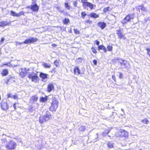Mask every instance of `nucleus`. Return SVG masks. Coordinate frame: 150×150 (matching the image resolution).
<instances>
[{
  "mask_svg": "<svg viewBox=\"0 0 150 150\" xmlns=\"http://www.w3.org/2000/svg\"><path fill=\"white\" fill-rule=\"evenodd\" d=\"M38 72L36 71H33L28 75V77L32 82L35 83H38L40 80L38 76Z\"/></svg>",
  "mask_w": 150,
  "mask_h": 150,
  "instance_id": "obj_1",
  "label": "nucleus"
},
{
  "mask_svg": "<svg viewBox=\"0 0 150 150\" xmlns=\"http://www.w3.org/2000/svg\"><path fill=\"white\" fill-rule=\"evenodd\" d=\"M59 103L57 98L55 97H53L52 99L51 106L49 107L50 110L52 112L55 111L58 107Z\"/></svg>",
  "mask_w": 150,
  "mask_h": 150,
  "instance_id": "obj_2",
  "label": "nucleus"
},
{
  "mask_svg": "<svg viewBox=\"0 0 150 150\" xmlns=\"http://www.w3.org/2000/svg\"><path fill=\"white\" fill-rule=\"evenodd\" d=\"M133 18L134 16L133 14H127L122 20L121 23L122 24L124 25L128 22L130 21L131 20L133 19Z\"/></svg>",
  "mask_w": 150,
  "mask_h": 150,
  "instance_id": "obj_3",
  "label": "nucleus"
},
{
  "mask_svg": "<svg viewBox=\"0 0 150 150\" xmlns=\"http://www.w3.org/2000/svg\"><path fill=\"white\" fill-rule=\"evenodd\" d=\"M88 0H81V2L82 4V6L85 7H89L90 10H92L94 8V5L91 3L87 1Z\"/></svg>",
  "mask_w": 150,
  "mask_h": 150,
  "instance_id": "obj_4",
  "label": "nucleus"
},
{
  "mask_svg": "<svg viewBox=\"0 0 150 150\" xmlns=\"http://www.w3.org/2000/svg\"><path fill=\"white\" fill-rule=\"evenodd\" d=\"M32 4H34L31 5L30 6H27V8H30L34 12H37L39 10V7L36 3L35 0H33Z\"/></svg>",
  "mask_w": 150,
  "mask_h": 150,
  "instance_id": "obj_5",
  "label": "nucleus"
},
{
  "mask_svg": "<svg viewBox=\"0 0 150 150\" xmlns=\"http://www.w3.org/2000/svg\"><path fill=\"white\" fill-rule=\"evenodd\" d=\"M116 34L118 36V38L119 39L125 40L126 39V38L125 36V34L123 33L121 30H117Z\"/></svg>",
  "mask_w": 150,
  "mask_h": 150,
  "instance_id": "obj_6",
  "label": "nucleus"
},
{
  "mask_svg": "<svg viewBox=\"0 0 150 150\" xmlns=\"http://www.w3.org/2000/svg\"><path fill=\"white\" fill-rule=\"evenodd\" d=\"M29 70L30 69L28 68H21L19 72V75L22 77H23L26 76Z\"/></svg>",
  "mask_w": 150,
  "mask_h": 150,
  "instance_id": "obj_7",
  "label": "nucleus"
},
{
  "mask_svg": "<svg viewBox=\"0 0 150 150\" xmlns=\"http://www.w3.org/2000/svg\"><path fill=\"white\" fill-rule=\"evenodd\" d=\"M38 39L36 38H34L31 37L25 40L23 42V43L24 44H31L33 43L36 42Z\"/></svg>",
  "mask_w": 150,
  "mask_h": 150,
  "instance_id": "obj_8",
  "label": "nucleus"
},
{
  "mask_svg": "<svg viewBox=\"0 0 150 150\" xmlns=\"http://www.w3.org/2000/svg\"><path fill=\"white\" fill-rule=\"evenodd\" d=\"M51 115L46 114L41 116L39 117L40 122H44L49 120L51 117Z\"/></svg>",
  "mask_w": 150,
  "mask_h": 150,
  "instance_id": "obj_9",
  "label": "nucleus"
},
{
  "mask_svg": "<svg viewBox=\"0 0 150 150\" xmlns=\"http://www.w3.org/2000/svg\"><path fill=\"white\" fill-rule=\"evenodd\" d=\"M2 110H6L9 108V106L7 102L2 100L0 104Z\"/></svg>",
  "mask_w": 150,
  "mask_h": 150,
  "instance_id": "obj_10",
  "label": "nucleus"
},
{
  "mask_svg": "<svg viewBox=\"0 0 150 150\" xmlns=\"http://www.w3.org/2000/svg\"><path fill=\"white\" fill-rule=\"evenodd\" d=\"M16 145V143L12 141H10L6 144V147L8 149H12L15 148Z\"/></svg>",
  "mask_w": 150,
  "mask_h": 150,
  "instance_id": "obj_11",
  "label": "nucleus"
},
{
  "mask_svg": "<svg viewBox=\"0 0 150 150\" xmlns=\"http://www.w3.org/2000/svg\"><path fill=\"white\" fill-rule=\"evenodd\" d=\"M11 15L14 17H19L21 16H24L25 13L23 11H21L18 13H16L15 12L13 11H10Z\"/></svg>",
  "mask_w": 150,
  "mask_h": 150,
  "instance_id": "obj_12",
  "label": "nucleus"
},
{
  "mask_svg": "<svg viewBox=\"0 0 150 150\" xmlns=\"http://www.w3.org/2000/svg\"><path fill=\"white\" fill-rule=\"evenodd\" d=\"M73 71L74 74L77 76L81 74V70L77 66H76L74 67Z\"/></svg>",
  "mask_w": 150,
  "mask_h": 150,
  "instance_id": "obj_13",
  "label": "nucleus"
},
{
  "mask_svg": "<svg viewBox=\"0 0 150 150\" xmlns=\"http://www.w3.org/2000/svg\"><path fill=\"white\" fill-rule=\"evenodd\" d=\"M119 135L121 136L126 137L128 135V133L127 132L122 129H120L119 131Z\"/></svg>",
  "mask_w": 150,
  "mask_h": 150,
  "instance_id": "obj_14",
  "label": "nucleus"
},
{
  "mask_svg": "<svg viewBox=\"0 0 150 150\" xmlns=\"http://www.w3.org/2000/svg\"><path fill=\"white\" fill-rule=\"evenodd\" d=\"M54 89V87L53 83H50L47 86V91L48 92H50L52 91Z\"/></svg>",
  "mask_w": 150,
  "mask_h": 150,
  "instance_id": "obj_15",
  "label": "nucleus"
},
{
  "mask_svg": "<svg viewBox=\"0 0 150 150\" xmlns=\"http://www.w3.org/2000/svg\"><path fill=\"white\" fill-rule=\"evenodd\" d=\"M11 24L10 22H6L5 21H0V27H3L9 25Z\"/></svg>",
  "mask_w": 150,
  "mask_h": 150,
  "instance_id": "obj_16",
  "label": "nucleus"
},
{
  "mask_svg": "<svg viewBox=\"0 0 150 150\" xmlns=\"http://www.w3.org/2000/svg\"><path fill=\"white\" fill-rule=\"evenodd\" d=\"M124 60L120 59L119 58H116L115 59H113L112 60V62L114 63L118 62L121 66H122L124 63Z\"/></svg>",
  "mask_w": 150,
  "mask_h": 150,
  "instance_id": "obj_17",
  "label": "nucleus"
},
{
  "mask_svg": "<svg viewBox=\"0 0 150 150\" xmlns=\"http://www.w3.org/2000/svg\"><path fill=\"white\" fill-rule=\"evenodd\" d=\"M38 99V97L37 95H35L32 96L30 99V101L31 102H37Z\"/></svg>",
  "mask_w": 150,
  "mask_h": 150,
  "instance_id": "obj_18",
  "label": "nucleus"
},
{
  "mask_svg": "<svg viewBox=\"0 0 150 150\" xmlns=\"http://www.w3.org/2000/svg\"><path fill=\"white\" fill-rule=\"evenodd\" d=\"M103 50L104 52L106 53L107 52V49L106 47L103 45H99L98 46V50Z\"/></svg>",
  "mask_w": 150,
  "mask_h": 150,
  "instance_id": "obj_19",
  "label": "nucleus"
},
{
  "mask_svg": "<svg viewBox=\"0 0 150 150\" xmlns=\"http://www.w3.org/2000/svg\"><path fill=\"white\" fill-rule=\"evenodd\" d=\"M98 25L101 29H104L106 26V23L104 22H100L98 23Z\"/></svg>",
  "mask_w": 150,
  "mask_h": 150,
  "instance_id": "obj_20",
  "label": "nucleus"
},
{
  "mask_svg": "<svg viewBox=\"0 0 150 150\" xmlns=\"http://www.w3.org/2000/svg\"><path fill=\"white\" fill-rule=\"evenodd\" d=\"M64 25H68L70 23L69 19L67 18H65L62 21Z\"/></svg>",
  "mask_w": 150,
  "mask_h": 150,
  "instance_id": "obj_21",
  "label": "nucleus"
},
{
  "mask_svg": "<svg viewBox=\"0 0 150 150\" xmlns=\"http://www.w3.org/2000/svg\"><path fill=\"white\" fill-rule=\"evenodd\" d=\"M47 74L43 73L42 72H40L39 74V76L42 79H45L47 78Z\"/></svg>",
  "mask_w": 150,
  "mask_h": 150,
  "instance_id": "obj_22",
  "label": "nucleus"
},
{
  "mask_svg": "<svg viewBox=\"0 0 150 150\" xmlns=\"http://www.w3.org/2000/svg\"><path fill=\"white\" fill-rule=\"evenodd\" d=\"M90 16L91 18H98L99 16L94 12H91L90 14Z\"/></svg>",
  "mask_w": 150,
  "mask_h": 150,
  "instance_id": "obj_23",
  "label": "nucleus"
},
{
  "mask_svg": "<svg viewBox=\"0 0 150 150\" xmlns=\"http://www.w3.org/2000/svg\"><path fill=\"white\" fill-rule=\"evenodd\" d=\"M8 74V71L7 69H3L1 72V74L3 76H5L7 75Z\"/></svg>",
  "mask_w": 150,
  "mask_h": 150,
  "instance_id": "obj_24",
  "label": "nucleus"
},
{
  "mask_svg": "<svg viewBox=\"0 0 150 150\" xmlns=\"http://www.w3.org/2000/svg\"><path fill=\"white\" fill-rule=\"evenodd\" d=\"M47 96H45V97H42L40 98V101L42 103H45L47 101Z\"/></svg>",
  "mask_w": 150,
  "mask_h": 150,
  "instance_id": "obj_25",
  "label": "nucleus"
},
{
  "mask_svg": "<svg viewBox=\"0 0 150 150\" xmlns=\"http://www.w3.org/2000/svg\"><path fill=\"white\" fill-rule=\"evenodd\" d=\"M93 23V21L88 19L85 21L84 24L86 25L90 26Z\"/></svg>",
  "mask_w": 150,
  "mask_h": 150,
  "instance_id": "obj_26",
  "label": "nucleus"
},
{
  "mask_svg": "<svg viewBox=\"0 0 150 150\" xmlns=\"http://www.w3.org/2000/svg\"><path fill=\"white\" fill-rule=\"evenodd\" d=\"M123 66L126 68H128L129 67L130 65L128 61L124 60Z\"/></svg>",
  "mask_w": 150,
  "mask_h": 150,
  "instance_id": "obj_27",
  "label": "nucleus"
},
{
  "mask_svg": "<svg viewBox=\"0 0 150 150\" xmlns=\"http://www.w3.org/2000/svg\"><path fill=\"white\" fill-rule=\"evenodd\" d=\"M14 82V81L13 80V77H10L7 79L6 83L7 84H8L9 82L12 83Z\"/></svg>",
  "mask_w": 150,
  "mask_h": 150,
  "instance_id": "obj_28",
  "label": "nucleus"
},
{
  "mask_svg": "<svg viewBox=\"0 0 150 150\" xmlns=\"http://www.w3.org/2000/svg\"><path fill=\"white\" fill-rule=\"evenodd\" d=\"M91 50L93 53L96 54L97 53V51L96 48L94 46L91 47Z\"/></svg>",
  "mask_w": 150,
  "mask_h": 150,
  "instance_id": "obj_29",
  "label": "nucleus"
},
{
  "mask_svg": "<svg viewBox=\"0 0 150 150\" xmlns=\"http://www.w3.org/2000/svg\"><path fill=\"white\" fill-rule=\"evenodd\" d=\"M43 67L45 68H50L51 67V65L46 63H44L42 64Z\"/></svg>",
  "mask_w": 150,
  "mask_h": 150,
  "instance_id": "obj_30",
  "label": "nucleus"
},
{
  "mask_svg": "<svg viewBox=\"0 0 150 150\" xmlns=\"http://www.w3.org/2000/svg\"><path fill=\"white\" fill-rule=\"evenodd\" d=\"M107 51H108L110 52H112V51L113 47L112 45H107Z\"/></svg>",
  "mask_w": 150,
  "mask_h": 150,
  "instance_id": "obj_31",
  "label": "nucleus"
},
{
  "mask_svg": "<svg viewBox=\"0 0 150 150\" xmlns=\"http://www.w3.org/2000/svg\"><path fill=\"white\" fill-rule=\"evenodd\" d=\"M110 8V7L109 6H108L107 7H106L104 8L103 9V12L104 13H106L108 12V11H110L109 8Z\"/></svg>",
  "mask_w": 150,
  "mask_h": 150,
  "instance_id": "obj_32",
  "label": "nucleus"
},
{
  "mask_svg": "<svg viewBox=\"0 0 150 150\" xmlns=\"http://www.w3.org/2000/svg\"><path fill=\"white\" fill-rule=\"evenodd\" d=\"M64 5L65 7L68 10H70V6L69 5L68 2L64 3Z\"/></svg>",
  "mask_w": 150,
  "mask_h": 150,
  "instance_id": "obj_33",
  "label": "nucleus"
},
{
  "mask_svg": "<svg viewBox=\"0 0 150 150\" xmlns=\"http://www.w3.org/2000/svg\"><path fill=\"white\" fill-rule=\"evenodd\" d=\"M139 9H140L143 11H146V8L143 5H139L138 6Z\"/></svg>",
  "mask_w": 150,
  "mask_h": 150,
  "instance_id": "obj_34",
  "label": "nucleus"
},
{
  "mask_svg": "<svg viewBox=\"0 0 150 150\" xmlns=\"http://www.w3.org/2000/svg\"><path fill=\"white\" fill-rule=\"evenodd\" d=\"M87 14L85 11H83L81 13V17L83 19H84Z\"/></svg>",
  "mask_w": 150,
  "mask_h": 150,
  "instance_id": "obj_35",
  "label": "nucleus"
},
{
  "mask_svg": "<svg viewBox=\"0 0 150 150\" xmlns=\"http://www.w3.org/2000/svg\"><path fill=\"white\" fill-rule=\"evenodd\" d=\"M54 63L56 67H58L59 65V60L57 59L55 60L54 61Z\"/></svg>",
  "mask_w": 150,
  "mask_h": 150,
  "instance_id": "obj_36",
  "label": "nucleus"
},
{
  "mask_svg": "<svg viewBox=\"0 0 150 150\" xmlns=\"http://www.w3.org/2000/svg\"><path fill=\"white\" fill-rule=\"evenodd\" d=\"M107 145L109 148H111L113 147V144L112 143L109 142L107 144Z\"/></svg>",
  "mask_w": 150,
  "mask_h": 150,
  "instance_id": "obj_37",
  "label": "nucleus"
},
{
  "mask_svg": "<svg viewBox=\"0 0 150 150\" xmlns=\"http://www.w3.org/2000/svg\"><path fill=\"white\" fill-rule=\"evenodd\" d=\"M146 50L147 51V54L150 57V48H146Z\"/></svg>",
  "mask_w": 150,
  "mask_h": 150,
  "instance_id": "obj_38",
  "label": "nucleus"
},
{
  "mask_svg": "<svg viewBox=\"0 0 150 150\" xmlns=\"http://www.w3.org/2000/svg\"><path fill=\"white\" fill-rule=\"evenodd\" d=\"M13 98L14 99L17 100L18 99V95L16 93L14 95L12 96Z\"/></svg>",
  "mask_w": 150,
  "mask_h": 150,
  "instance_id": "obj_39",
  "label": "nucleus"
},
{
  "mask_svg": "<svg viewBox=\"0 0 150 150\" xmlns=\"http://www.w3.org/2000/svg\"><path fill=\"white\" fill-rule=\"evenodd\" d=\"M74 33L76 34H79L80 33L79 31L76 29H74Z\"/></svg>",
  "mask_w": 150,
  "mask_h": 150,
  "instance_id": "obj_40",
  "label": "nucleus"
},
{
  "mask_svg": "<svg viewBox=\"0 0 150 150\" xmlns=\"http://www.w3.org/2000/svg\"><path fill=\"white\" fill-rule=\"evenodd\" d=\"M85 129V127L84 126H81L79 128V130L80 131H84Z\"/></svg>",
  "mask_w": 150,
  "mask_h": 150,
  "instance_id": "obj_41",
  "label": "nucleus"
},
{
  "mask_svg": "<svg viewBox=\"0 0 150 150\" xmlns=\"http://www.w3.org/2000/svg\"><path fill=\"white\" fill-rule=\"evenodd\" d=\"M112 78L115 82H116V79L115 76L114 75H113L112 76Z\"/></svg>",
  "mask_w": 150,
  "mask_h": 150,
  "instance_id": "obj_42",
  "label": "nucleus"
},
{
  "mask_svg": "<svg viewBox=\"0 0 150 150\" xmlns=\"http://www.w3.org/2000/svg\"><path fill=\"white\" fill-rule=\"evenodd\" d=\"M10 63H7L4 64H3L1 66V67H3L4 66H9V65L10 64Z\"/></svg>",
  "mask_w": 150,
  "mask_h": 150,
  "instance_id": "obj_43",
  "label": "nucleus"
},
{
  "mask_svg": "<svg viewBox=\"0 0 150 150\" xmlns=\"http://www.w3.org/2000/svg\"><path fill=\"white\" fill-rule=\"evenodd\" d=\"M4 40V37H2L1 38V40L0 41V45L2 44Z\"/></svg>",
  "mask_w": 150,
  "mask_h": 150,
  "instance_id": "obj_44",
  "label": "nucleus"
},
{
  "mask_svg": "<svg viewBox=\"0 0 150 150\" xmlns=\"http://www.w3.org/2000/svg\"><path fill=\"white\" fill-rule=\"evenodd\" d=\"M94 42L98 46L99 45V44H100V42L99 41L96 40L94 41Z\"/></svg>",
  "mask_w": 150,
  "mask_h": 150,
  "instance_id": "obj_45",
  "label": "nucleus"
},
{
  "mask_svg": "<svg viewBox=\"0 0 150 150\" xmlns=\"http://www.w3.org/2000/svg\"><path fill=\"white\" fill-rule=\"evenodd\" d=\"M7 98H12V96L11 94L9 93L7 94Z\"/></svg>",
  "mask_w": 150,
  "mask_h": 150,
  "instance_id": "obj_46",
  "label": "nucleus"
},
{
  "mask_svg": "<svg viewBox=\"0 0 150 150\" xmlns=\"http://www.w3.org/2000/svg\"><path fill=\"white\" fill-rule=\"evenodd\" d=\"M119 78L120 79H121L123 77V75L122 74L121 72L119 73Z\"/></svg>",
  "mask_w": 150,
  "mask_h": 150,
  "instance_id": "obj_47",
  "label": "nucleus"
},
{
  "mask_svg": "<svg viewBox=\"0 0 150 150\" xmlns=\"http://www.w3.org/2000/svg\"><path fill=\"white\" fill-rule=\"evenodd\" d=\"M93 64L95 65H96L97 64V61L95 60V59H94L93 60Z\"/></svg>",
  "mask_w": 150,
  "mask_h": 150,
  "instance_id": "obj_48",
  "label": "nucleus"
},
{
  "mask_svg": "<svg viewBox=\"0 0 150 150\" xmlns=\"http://www.w3.org/2000/svg\"><path fill=\"white\" fill-rule=\"evenodd\" d=\"M73 4L74 6V7H77V3L76 1H74L73 2Z\"/></svg>",
  "mask_w": 150,
  "mask_h": 150,
  "instance_id": "obj_49",
  "label": "nucleus"
},
{
  "mask_svg": "<svg viewBox=\"0 0 150 150\" xmlns=\"http://www.w3.org/2000/svg\"><path fill=\"white\" fill-rule=\"evenodd\" d=\"M16 103H15L13 104V107L15 110H16Z\"/></svg>",
  "mask_w": 150,
  "mask_h": 150,
  "instance_id": "obj_50",
  "label": "nucleus"
},
{
  "mask_svg": "<svg viewBox=\"0 0 150 150\" xmlns=\"http://www.w3.org/2000/svg\"><path fill=\"white\" fill-rule=\"evenodd\" d=\"M142 122H148V120L146 119H145L142 120Z\"/></svg>",
  "mask_w": 150,
  "mask_h": 150,
  "instance_id": "obj_51",
  "label": "nucleus"
},
{
  "mask_svg": "<svg viewBox=\"0 0 150 150\" xmlns=\"http://www.w3.org/2000/svg\"><path fill=\"white\" fill-rule=\"evenodd\" d=\"M52 46L53 47H55L57 46V45L55 44H52Z\"/></svg>",
  "mask_w": 150,
  "mask_h": 150,
  "instance_id": "obj_52",
  "label": "nucleus"
},
{
  "mask_svg": "<svg viewBox=\"0 0 150 150\" xmlns=\"http://www.w3.org/2000/svg\"><path fill=\"white\" fill-rule=\"evenodd\" d=\"M109 131H108V130H106L105 131V132L106 134H108L109 133Z\"/></svg>",
  "mask_w": 150,
  "mask_h": 150,
  "instance_id": "obj_53",
  "label": "nucleus"
},
{
  "mask_svg": "<svg viewBox=\"0 0 150 150\" xmlns=\"http://www.w3.org/2000/svg\"><path fill=\"white\" fill-rule=\"evenodd\" d=\"M78 59H80L82 60V58H80V57L78 58Z\"/></svg>",
  "mask_w": 150,
  "mask_h": 150,
  "instance_id": "obj_54",
  "label": "nucleus"
},
{
  "mask_svg": "<svg viewBox=\"0 0 150 150\" xmlns=\"http://www.w3.org/2000/svg\"><path fill=\"white\" fill-rule=\"evenodd\" d=\"M64 12V11H60L61 13H62V12Z\"/></svg>",
  "mask_w": 150,
  "mask_h": 150,
  "instance_id": "obj_55",
  "label": "nucleus"
},
{
  "mask_svg": "<svg viewBox=\"0 0 150 150\" xmlns=\"http://www.w3.org/2000/svg\"><path fill=\"white\" fill-rule=\"evenodd\" d=\"M67 14V13H66L65 14V15H66V14Z\"/></svg>",
  "mask_w": 150,
  "mask_h": 150,
  "instance_id": "obj_56",
  "label": "nucleus"
},
{
  "mask_svg": "<svg viewBox=\"0 0 150 150\" xmlns=\"http://www.w3.org/2000/svg\"><path fill=\"white\" fill-rule=\"evenodd\" d=\"M0 150H4L1 149L0 148Z\"/></svg>",
  "mask_w": 150,
  "mask_h": 150,
  "instance_id": "obj_57",
  "label": "nucleus"
},
{
  "mask_svg": "<svg viewBox=\"0 0 150 150\" xmlns=\"http://www.w3.org/2000/svg\"><path fill=\"white\" fill-rule=\"evenodd\" d=\"M68 15V16H69V14H68V15Z\"/></svg>",
  "mask_w": 150,
  "mask_h": 150,
  "instance_id": "obj_58",
  "label": "nucleus"
},
{
  "mask_svg": "<svg viewBox=\"0 0 150 150\" xmlns=\"http://www.w3.org/2000/svg\"><path fill=\"white\" fill-rule=\"evenodd\" d=\"M33 108V107H32L31 108V109H32Z\"/></svg>",
  "mask_w": 150,
  "mask_h": 150,
  "instance_id": "obj_59",
  "label": "nucleus"
},
{
  "mask_svg": "<svg viewBox=\"0 0 150 150\" xmlns=\"http://www.w3.org/2000/svg\"><path fill=\"white\" fill-rule=\"evenodd\" d=\"M71 31H70V33H71Z\"/></svg>",
  "mask_w": 150,
  "mask_h": 150,
  "instance_id": "obj_60",
  "label": "nucleus"
},
{
  "mask_svg": "<svg viewBox=\"0 0 150 150\" xmlns=\"http://www.w3.org/2000/svg\"><path fill=\"white\" fill-rule=\"evenodd\" d=\"M71 31H70V33H71Z\"/></svg>",
  "mask_w": 150,
  "mask_h": 150,
  "instance_id": "obj_61",
  "label": "nucleus"
},
{
  "mask_svg": "<svg viewBox=\"0 0 150 150\" xmlns=\"http://www.w3.org/2000/svg\"><path fill=\"white\" fill-rule=\"evenodd\" d=\"M147 122H146V124H147Z\"/></svg>",
  "mask_w": 150,
  "mask_h": 150,
  "instance_id": "obj_62",
  "label": "nucleus"
},
{
  "mask_svg": "<svg viewBox=\"0 0 150 150\" xmlns=\"http://www.w3.org/2000/svg\"><path fill=\"white\" fill-rule=\"evenodd\" d=\"M140 150H141V149H140Z\"/></svg>",
  "mask_w": 150,
  "mask_h": 150,
  "instance_id": "obj_63",
  "label": "nucleus"
}]
</instances>
